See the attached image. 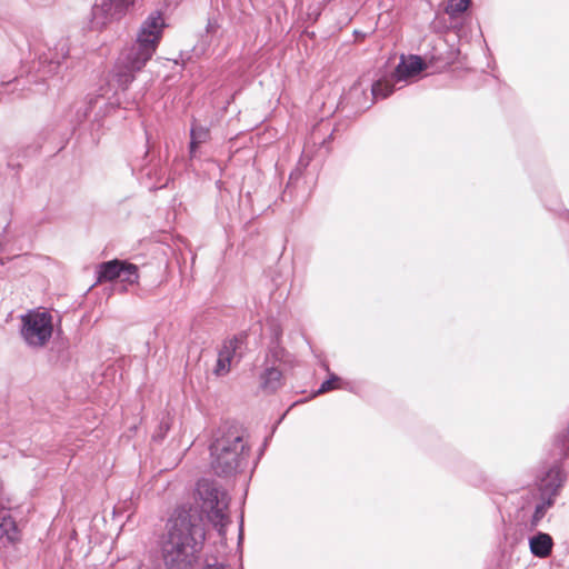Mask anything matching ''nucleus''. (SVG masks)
Masks as SVG:
<instances>
[{
    "mask_svg": "<svg viewBox=\"0 0 569 569\" xmlns=\"http://www.w3.org/2000/svg\"><path fill=\"white\" fill-rule=\"evenodd\" d=\"M204 540L203 519L198 510L177 509L162 543L164 566L168 569H189L197 561Z\"/></svg>",
    "mask_w": 569,
    "mask_h": 569,
    "instance_id": "1",
    "label": "nucleus"
},
{
    "mask_svg": "<svg viewBox=\"0 0 569 569\" xmlns=\"http://www.w3.org/2000/svg\"><path fill=\"white\" fill-rule=\"evenodd\" d=\"M163 28L162 14L159 11L151 12L142 22L136 43L121 52L114 64L112 77L122 91L129 88L136 78V72L140 71L154 54Z\"/></svg>",
    "mask_w": 569,
    "mask_h": 569,
    "instance_id": "2",
    "label": "nucleus"
},
{
    "mask_svg": "<svg viewBox=\"0 0 569 569\" xmlns=\"http://www.w3.org/2000/svg\"><path fill=\"white\" fill-rule=\"evenodd\" d=\"M565 482V476L560 466L555 465L541 477H538L537 488L526 496L528 503H535V511L528 522V529L535 530L546 516V512L555 503L556 497Z\"/></svg>",
    "mask_w": 569,
    "mask_h": 569,
    "instance_id": "3",
    "label": "nucleus"
},
{
    "mask_svg": "<svg viewBox=\"0 0 569 569\" xmlns=\"http://www.w3.org/2000/svg\"><path fill=\"white\" fill-rule=\"evenodd\" d=\"M197 493L208 512L209 520L218 529L219 535H224V528L229 522L226 513L230 501L228 492L214 480L202 478L197 482Z\"/></svg>",
    "mask_w": 569,
    "mask_h": 569,
    "instance_id": "4",
    "label": "nucleus"
},
{
    "mask_svg": "<svg viewBox=\"0 0 569 569\" xmlns=\"http://www.w3.org/2000/svg\"><path fill=\"white\" fill-rule=\"evenodd\" d=\"M21 337L30 348H42L52 337V316L47 311H29L21 317Z\"/></svg>",
    "mask_w": 569,
    "mask_h": 569,
    "instance_id": "5",
    "label": "nucleus"
},
{
    "mask_svg": "<svg viewBox=\"0 0 569 569\" xmlns=\"http://www.w3.org/2000/svg\"><path fill=\"white\" fill-rule=\"evenodd\" d=\"M134 0H101L92 7V22L103 28L112 21L123 18Z\"/></svg>",
    "mask_w": 569,
    "mask_h": 569,
    "instance_id": "6",
    "label": "nucleus"
},
{
    "mask_svg": "<svg viewBox=\"0 0 569 569\" xmlns=\"http://www.w3.org/2000/svg\"><path fill=\"white\" fill-rule=\"evenodd\" d=\"M244 429H213V440L209 445L210 452L242 451L248 452L243 439Z\"/></svg>",
    "mask_w": 569,
    "mask_h": 569,
    "instance_id": "7",
    "label": "nucleus"
},
{
    "mask_svg": "<svg viewBox=\"0 0 569 569\" xmlns=\"http://www.w3.org/2000/svg\"><path fill=\"white\" fill-rule=\"evenodd\" d=\"M212 457L211 467L219 477H230L238 472L246 465L248 452L226 451L210 452Z\"/></svg>",
    "mask_w": 569,
    "mask_h": 569,
    "instance_id": "8",
    "label": "nucleus"
},
{
    "mask_svg": "<svg viewBox=\"0 0 569 569\" xmlns=\"http://www.w3.org/2000/svg\"><path fill=\"white\" fill-rule=\"evenodd\" d=\"M69 54V46L66 39H60L53 48L48 47L47 51L39 53V71L42 78L58 72L61 62Z\"/></svg>",
    "mask_w": 569,
    "mask_h": 569,
    "instance_id": "9",
    "label": "nucleus"
},
{
    "mask_svg": "<svg viewBox=\"0 0 569 569\" xmlns=\"http://www.w3.org/2000/svg\"><path fill=\"white\" fill-rule=\"evenodd\" d=\"M21 540L20 530L9 511H0V543L3 547L16 546Z\"/></svg>",
    "mask_w": 569,
    "mask_h": 569,
    "instance_id": "10",
    "label": "nucleus"
},
{
    "mask_svg": "<svg viewBox=\"0 0 569 569\" xmlns=\"http://www.w3.org/2000/svg\"><path fill=\"white\" fill-rule=\"evenodd\" d=\"M241 340L237 337L228 339L223 342L219 350L216 368L213 370L217 376H224L230 371L231 361L236 355Z\"/></svg>",
    "mask_w": 569,
    "mask_h": 569,
    "instance_id": "11",
    "label": "nucleus"
},
{
    "mask_svg": "<svg viewBox=\"0 0 569 569\" xmlns=\"http://www.w3.org/2000/svg\"><path fill=\"white\" fill-rule=\"evenodd\" d=\"M426 69V63L419 56H409L408 58H401L400 62L395 69L393 78L399 81H405L410 77L417 76Z\"/></svg>",
    "mask_w": 569,
    "mask_h": 569,
    "instance_id": "12",
    "label": "nucleus"
},
{
    "mask_svg": "<svg viewBox=\"0 0 569 569\" xmlns=\"http://www.w3.org/2000/svg\"><path fill=\"white\" fill-rule=\"evenodd\" d=\"M211 138L210 130L206 126L192 123L190 129L189 157L194 159L198 157V149L201 144L208 142Z\"/></svg>",
    "mask_w": 569,
    "mask_h": 569,
    "instance_id": "13",
    "label": "nucleus"
},
{
    "mask_svg": "<svg viewBox=\"0 0 569 569\" xmlns=\"http://www.w3.org/2000/svg\"><path fill=\"white\" fill-rule=\"evenodd\" d=\"M553 547V540L550 535L538 532L529 539V548L531 553L538 558L550 556Z\"/></svg>",
    "mask_w": 569,
    "mask_h": 569,
    "instance_id": "14",
    "label": "nucleus"
},
{
    "mask_svg": "<svg viewBox=\"0 0 569 569\" xmlns=\"http://www.w3.org/2000/svg\"><path fill=\"white\" fill-rule=\"evenodd\" d=\"M282 385V372L279 368L267 367L260 375V388L266 393L277 391Z\"/></svg>",
    "mask_w": 569,
    "mask_h": 569,
    "instance_id": "15",
    "label": "nucleus"
},
{
    "mask_svg": "<svg viewBox=\"0 0 569 569\" xmlns=\"http://www.w3.org/2000/svg\"><path fill=\"white\" fill-rule=\"evenodd\" d=\"M123 264L124 261L118 259L100 263L97 267V281L106 282L119 279V277H121V271H123Z\"/></svg>",
    "mask_w": 569,
    "mask_h": 569,
    "instance_id": "16",
    "label": "nucleus"
},
{
    "mask_svg": "<svg viewBox=\"0 0 569 569\" xmlns=\"http://www.w3.org/2000/svg\"><path fill=\"white\" fill-rule=\"evenodd\" d=\"M553 451L555 462L561 461L569 456V429H562L557 435Z\"/></svg>",
    "mask_w": 569,
    "mask_h": 569,
    "instance_id": "17",
    "label": "nucleus"
},
{
    "mask_svg": "<svg viewBox=\"0 0 569 569\" xmlns=\"http://www.w3.org/2000/svg\"><path fill=\"white\" fill-rule=\"evenodd\" d=\"M395 81L397 80L392 77L391 79H380L373 82L371 86L372 97L375 99L389 97L395 91Z\"/></svg>",
    "mask_w": 569,
    "mask_h": 569,
    "instance_id": "18",
    "label": "nucleus"
},
{
    "mask_svg": "<svg viewBox=\"0 0 569 569\" xmlns=\"http://www.w3.org/2000/svg\"><path fill=\"white\" fill-rule=\"evenodd\" d=\"M470 1L471 0H447L445 11L451 18H456L468 9Z\"/></svg>",
    "mask_w": 569,
    "mask_h": 569,
    "instance_id": "19",
    "label": "nucleus"
},
{
    "mask_svg": "<svg viewBox=\"0 0 569 569\" xmlns=\"http://www.w3.org/2000/svg\"><path fill=\"white\" fill-rule=\"evenodd\" d=\"M119 279L122 282H127L129 284H133L138 282L139 274H138V267L133 263H129L124 261L123 264V271H121V277Z\"/></svg>",
    "mask_w": 569,
    "mask_h": 569,
    "instance_id": "20",
    "label": "nucleus"
},
{
    "mask_svg": "<svg viewBox=\"0 0 569 569\" xmlns=\"http://www.w3.org/2000/svg\"><path fill=\"white\" fill-rule=\"evenodd\" d=\"M312 160V156L308 153L306 150L302 151L296 169L291 172L290 179H297L299 178L303 171L307 169V167L310 164Z\"/></svg>",
    "mask_w": 569,
    "mask_h": 569,
    "instance_id": "21",
    "label": "nucleus"
},
{
    "mask_svg": "<svg viewBox=\"0 0 569 569\" xmlns=\"http://www.w3.org/2000/svg\"><path fill=\"white\" fill-rule=\"evenodd\" d=\"M338 381H339V377L331 373L330 377L320 385V387L318 389V393H325L330 390H333L336 388V385Z\"/></svg>",
    "mask_w": 569,
    "mask_h": 569,
    "instance_id": "22",
    "label": "nucleus"
},
{
    "mask_svg": "<svg viewBox=\"0 0 569 569\" xmlns=\"http://www.w3.org/2000/svg\"><path fill=\"white\" fill-rule=\"evenodd\" d=\"M217 28V23L216 21H212L211 19L208 20V23L206 26V31L209 33V32H213Z\"/></svg>",
    "mask_w": 569,
    "mask_h": 569,
    "instance_id": "23",
    "label": "nucleus"
},
{
    "mask_svg": "<svg viewBox=\"0 0 569 569\" xmlns=\"http://www.w3.org/2000/svg\"><path fill=\"white\" fill-rule=\"evenodd\" d=\"M203 569H229L222 563L206 565Z\"/></svg>",
    "mask_w": 569,
    "mask_h": 569,
    "instance_id": "24",
    "label": "nucleus"
},
{
    "mask_svg": "<svg viewBox=\"0 0 569 569\" xmlns=\"http://www.w3.org/2000/svg\"><path fill=\"white\" fill-rule=\"evenodd\" d=\"M239 529H240V535H241L242 533V522L240 523Z\"/></svg>",
    "mask_w": 569,
    "mask_h": 569,
    "instance_id": "25",
    "label": "nucleus"
}]
</instances>
